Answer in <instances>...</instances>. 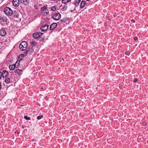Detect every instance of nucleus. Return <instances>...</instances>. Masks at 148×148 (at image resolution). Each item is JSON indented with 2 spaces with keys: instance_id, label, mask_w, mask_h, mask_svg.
Here are the masks:
<instances>
[{
  "instance_id": "nucleus-1",
  "label": "nucleus",
  "mask_w": 148,
  "mask_h": 148,
  "mask_svg": "<svg viewBox=\"0 0 148 148\" xmlns=\"http://www.w3.org/2000/svg\"><path fill=\"white\" fill-rule=\"evenodd\" d=\"M27 46V42L25 41H23L20 43L19 47L21 50L25 51L26 49Z\"/></svg>"
},
{
  "instance_id": "nucleus-2",
  "label": "nucleus",
  "mask_w": 148,
  "mask_h": 148,
  "mask_svg": "<svg viewBox=\"0 0 148 148\" xmlns=\"http://www.w3.org/2000/svg\"><path fill=\"white\" fill-rule=\"evenodd\" d=\"M4 12L7 16H11L13 13L12 10L8 7H6L5 8L4 10Z\"/></svg>"
},
{
  "instance_id": "nucleus-3",
  "label": "nucleus",
  "mask_w": 148,
  "mask_h": 148,
  "mask_svg": "<svg viewBox=\"0 0 148 148\" xmlns=\"http://www.w3.org/2000/svg\"><path fill=\"white\" fill-rule=\"evenodd\" d=\"M43 33L40 32H36L33 34V37L35 39H38L41 38Z\"/></svg>"
},
{
  "instance_id": "nucleus-4",
  "label": "nucleus",
  "mask_w": 148,
  "mask_h": 148,
  "mask_svg": "<svg viewBox=\"0 0 148 148\" xmlns=\"http://www.w3.org/2000/svg\"><path fill=\"white\" fill-rule=\"evenodd\" d=\"M61 17V14L59 13L55 14L53 16H52V18L54 20L58 21L60 19Z\"/></svg>"
},
{
  "instance_id": "nucleus-5",
  "label": "nucleus",
  "mask_w": 148,
  "mask_h": 148,
  "mask_svg": "<svg viewBox=\"0 0 148 148\" xmlns=\"http://www.w3.org/2000/svg\"><path fill=\"white\" fill-rule=\"evenodd\" d=\"M49 27V25L46 24L42 25L40 27V29L42 31H44L47 30Z\"/></svg>"
},
{
  "instance_id": "nucleus-6",
  "label": "nucleus",
  "mask_w": 148,
  "mask_h": 148,
  "mask_svg": "<svg viewBox=\"0 0 148 148\" xmlns=\"http://www.w3.org/2000/svg\"><path fill=\"white\" fill-rule=\"evenodd\" d=\"M0 21L3 22L9 23V20L5 17L0 16Z\"/></svg>"
},
{
  "instance_id": "nucleus-7",
  "label": "nucleus",
  "mask_w": 148,
  "mask_h": 148,
  "mask_svg": "<svg viewBox=\"0 0 148 148\" xmlns=\"http://www.w3.org/2000/svg\"><path fill=\"white\" fill-rule=\"evenodd\" d=\"M30 0H20L21 3L24 5H28Z\"/></svg>"
},
{
  "instance_id": "nucleus-8",
  "label": "nucleus",
  "mask_w": 148,
  "mask_h": 148,
  "mask_svg": "<svg viewBox=\"0 0 148 148\" xmlns=\"http://www.w3.org/2000/svg\"><path fill=\"white\" fill-rule=\"evenodd\" d=\"M13 5L15 7H17L19 3V0H13L12 1Z\"/></svg>"
},
{
  "instance_id": "nucleus-9",
  "label": "nucleus",
  "mask_w": 148,
  "mask_h": 148,
  "mask_svg": "<svg viewBox=\"0 0 148 148\" xmlns=\"http://www.w3.org/2000/svg\"><path fill=\"white\" fill-rule=\"evenodd\" d=\"M6 34V32L5 30L3 29H1L0 30V35L3 36L5 35Z\"/></svg>"
},
{
  "instance_id": "nucleus-10",
  "label": "nucleus",
  "mask_w": 148,
  "mask_h": 148,
  "mask_svg": "<svg viewBox=\"0 0 148 148\" xmlns=\"http://www.w3.org/2000/svg\"><path fill=\"white\" fill-rule=\"evenodd\" d=\"M57 26V23H52L51 24L50 27V29L51 30H53L54 29L56 28Z\"/></svg>"
},
{
  "instance_id": "nucleus-11",
  "label": "nucleus",
  "mask_w": 148,
  "mask_h": 148,
  "mask_svg": "<svg viewBox=\"0 0 148 148\" xmlns=\"http://www.w3.org/2000/svg\"><path fill=\"white\" fill-rule=\"evenodd\" d=\"M8 74L9 73L8 71H3L2 73V76L3 77H6L8 75Z\"/></svg>"
},
{
  "instance_id": "nucleus-12",
  "label": "nucleus",
  "mask_w": 148,
  "mask_h": 148,
  "mask_svg": "<svg viewBox=\"0 0 148 148\" xmlns=\"http://www.w3.org/2000/svg\"><path fill=\"white\" fill-rule=\"evenodd\" d=\"M33 51V49L32 47H30L28 49V50H27L25 52V53H26V54L27 53H32V52Z\"/></svg>"
},
{
  "instance_id": "nucleus-13",
  "label": "nucleus",
  "mask_w": 148,
  "mask_h": 148,
  "mask_svg": "<svg viewBox=\"0 0 148 148\" xmlns=\"http://www.w3.org/2000/svg\"><path fill=\"white\" fill-rule=\"evenodd\" d=\"M14 72L15 73H17L18 75H21L23 73L22 70L18 69H15L14 71Z\"/></svg>"
},
{
  "instance_id": "nucleus-14",
  "label": "nucleus",
  "mask_w": 148,
  "mask_h": 148,
  "mask_svg": "<svg viewBox=\"0 0 148 148\" xmlns=\"http://www.w3.org/2000/svg\"><path fill=\"white\" fill-rule=\"evenodd\" d=\"M26 55V53H25L24 54H21L18 56V58L20 60H21L23 58L24 56H25Z\"/></svg>"
},
{
  "instance_id": "nucleus-15",
  "label": "nucleus",
  "mask_w": 148,
  "mask_h": 148,
  "mask_svg": "<svg viewBox=\"0 0 148 148\" xmlns=\"http://www.w3.org/2000/svg\"><path fill=\"white\" fill-rule=\"evenodd\" d=\"M17 62V61L16 63L15 64H14L13 65H10L9 67V68L10 70H13L14 69L15 67V66L16 65V64Z\"/></svg>"
},
{
  "instance_id": "nucleus-16",
  "label": "nucleus",
  "mask_w": 148,
  "mask_h": 148,
  "mask_svg": "<svg viewBox=\"0 0 148 148\" xmlns=\"http://www.w3.org/2000/svg\"><path fill=\"white\" fill-rule=\"evenodd\" d=\"M85 5V1H82L81 3L80 7L81 8H82L84 7Z\"/></svg>"
},
{
  "instance_id": "nucleus-17",
  "label": "nucleus",
  "mask_w": 148,
  "mask_h": 148,
  "mask_svg": "<svg viewBox=\"0 0 148 148\" xmlns=\"http://www.w3.org/2000/svg\"><path fill=\"white\" fill-rule=\"evenodd\" d=\"M18 15V12L16 11H14V12L13 15L14 17L17 18Z\"/></svg>"
},
{
  "instance_id": "nucleus-18",
  "label": "nucleus",
  "mask_w": 148,
  "mask_h": 148,
  "mask_svg": "<svg viewBox=\"0 0 148 148\" xmlns=\"http://www.w3.org/2000/svg\"><path fill=\"white\" fill-rule=\"evenodd\" d=\"M79 2H77V1H76V2L75 3V4H74V5H75V7H74V8L73 9V10H71V12H73V10H75V6H77L78 5H79Z\"/></svg>"
},
{
  "instance_id": "nucleus-19",
  "label": "nucleus",
  "mask_w": 148,
  "mask_h": 148,
  "mask_svg": "<svg viewBox=\"0 0 148 148\" xmlns=\"http://www.w3.org/2000/svg\"><path fill=\"white\" fill-rule=\"evenodd\" d=\"M40 10L41 11H44V12L48 11V10L47 9L46 7L45 6H44L42 7L41 8Z\"/></svg>"
},
{
  "instance_id": "nucleus-20",
  "label": "nucleus",
  "mask_w": 148,
  "mask_h": 148,
  "mask_svg": "<svg viewBox=\"0 0 148 148\" xmlns=\"http://www.w3.org/2000/svg\"><path fill=\"white\" fill-rule=\"evenodd\" d=\"M32 47L33 48L34 47H36L37 46V44L35 42H32Z\"/></svg>"
},
{
  "instance_id": "nucleus-21",
  "label": "nucleus",
  "mask_w": 148,
  "mask_h": 148,
  "mask_svg": "<svg viewBox=\"0 0 148 148\" xmlns=\"http://www.w3.org/2000/svg\"><path fill=\"white\" fill-rule=\"evenodd\" d=\"M5 82L7 84H8L10 82V79L8 78H6L5 80Z\"/></svg>"
},
{
  "instance_id": "nucleus-22",
  "label": "nucleus",
  "mask_w": 148,
  "mask_h": 148,
  "mask_svg": "<svg viewBox=\"0 0 148 148\" xmlns=\"http://www.w3.org/2000/svg\"><path fill=\"white\" fill-rule=\"evenodd\" d=\"M71 0H62V3L65 4L66 3L69 2Z\"/></svg>"
},
{
  "instance_id": "nucleus-23",
  "label": "nucleus",
  "mask_w": 148,
  "mask_h": 148,
  "mask_svg": "<svg viewBox=\"0 0 148 148\" xmlns=\"http://www.w3.org/2000/svg\"><path fill=\"white\" fill-rule=\"evenodd\" d=\"M42 14H43V15L46 16L48 15L49 14V12L48 11H46L45 12L44 11L42 12Z\"/></svg>"
},
{
  "instance_id": "nucleus-24",
  "label": "nucleus",
  "mask_w": 148,
  "mask_h": 148,
  "mask_svg": "<svg viewBox=\"0 0 148 148\" xmlns=\"http://www.w3.org/2000/svg\"><path fill=\"white\" fill-rule=\"evenodd\" d=\"M43 116L41 115L40 116H38L37 117V119L38 120H40L43 117Z\"/></svg>"
},
{
  "instance_id": "nucleus-25",
  "label": "nucleus",
  "mask_w": 148,
  "mask_h": 148,
  "mask_svg": "<svg viewBox=\"0 0 148 148\" xmlns=\"http://www.w3.org/2000/svg\"><path fill=\"white\" fill-rule=\"evenodd\" d=\"M56 7L55 6H53L51 8V10L54 11L55 10H56Z\"/></svg>"
},
{
  "instance_id": "nucleus-26",
  "label": "nucleus",
  "mask_w": 148,
  "mask_h": 148,
  "mask_svg": "<svg viewBox=\"0 0 148 148\" xmlns=\"http://www.w3.org/2000/svg\"><path fill=\"white\" fill-rule=\"evenodd\" d=\"M24 118L25 119L27 120H29L30 119V118L29 117L27 116H25L24 117Z\"/></svg>"
},
{
  "instance_id": "nucleus-27",
  "label": "nucleus",
  "mask_w": 148,
  "mask_h": 148,
  "mask_svg": "<svg viewBox=\"0 0 148 148\" xmlns=\"http://www.w3.org/2000/svg\"><path fill=\"white\" fill-rule=\"evenodd\" d=\"M130 54V52L129 51H127L125 53V54L127 55H129Z\"/></svg>"
},
{
  "instance_id": "nucleus-28",
  "label": "nucleus",
  "mask_w": 148,
  "mask_h": 148,
  "mask_svg": "<svg viewBox=\"0 0 148 148\" xmlns=\"http://www.w3.org/2000/svg\"><path fill=\"white\" fill-rule=\"evenodd\" d=\"M138 79L135 78V79H134L133 80V82L134 83H136L138 81Z\"/></svg>"
},
{
  "instance_id": "nucleus-29",
  "label": "nucleus",
  "mask_w": 148,
  "mask_h": 148,
  "mask_svg": "<svg viewBox=\"0 0 148 148\" xmlns=\"http://www.w3.org/2000/svg\"><path fill=\"white\" fill-rule=\"evenodd\" d=\"M137 39H138V38L137 37H134V40H137Z\"/></svg>"
},
{
  "instance_id": "nucleus-30",
  "label": "nucleus",
  "mask_w": 148,
  "mask_h": 148,
  "mask_svg": "<svg viewBox=\"0 0 148 148\" xmlns=\"http://www.w3.org/2000/svg\"><path fill=\"white\" fill-rule=\"evenodd\" d=\"M2 73L0 71V79H1V77L2 76Z\"/></svg>"
},
{
  "instance_id": "nucleus-31",
  "label": "nucleus",
  "mask_w": 148,
  "mask_h": 148,
  "mask_svg": "<svg viewBox=\"0 0 148 148\" xmlns=\"http://www.w3.org/2000/svg\"><path fill=\"white\" fill-rule=\"evenodd\" d=\"M131 22L133 23H134L135 22V21L134 19H132L131 20Z\"/></svg>"
},
{
  "instance_id": "nucleus-32",
  "label": "nucleus",
  "mask_w": 148,
  "mask_h": 148,
  "mask_svg": "<svg viewBox=\"0 0 148 148\" xmlns=\"http://www.w3.org/2000/svg\"><path fill=\"white\" fill-rule=\"evenodd\" d=\"M81 0H76V1L80 2Z\"/></svg>"
},
{
  "instance_id": "nucleus-33",
  "label": "nucleus",
  "mask_w": 148,
  "mask_h": 148,
  "mask_svg": "<svg viewBox=\"0 0 148 148\" xmlns=\"http://www.w3.org/2000/svg\"><path fill=\"white\" fill-rule=\"evenodd\" d=\"M67 8L66 7H64V8H63L64 9H65V10H66Z\"/></svg>"
},
{
  "instance_id": "nucleus-34",
  "label": "nucleus",
  "mask_w": 148,
  "mask_h": 148,
  "mask_svg": "<svg viewBox=\"0 0 148 148\" xmlns=\"http://www.w3.org/2000/svg\"><path fill=\"white\" fill-rule=\"evenodd\" d=\"M1 84H0V90H1Z\"/></svg>"
},
{
  "instance_id": "nucleus-35",
  "label": "nucleus",
  "mask_w": 148,
  "mask_h": 148,
  "mask_svg": "<svg viewBox=\"0 0 148 148\" xmlns=\"http://www.w3.org/2000/svg\"><path fill=\"white\" fill-rule=\"evenodd\" d=\"M143 124L144 125H146V123H143Z\"/></svg>"
},
{
  "instance_id": "nucleus-36",
  "label": "nucleus",
  "mask_w": 148,
  "mask_h": 148,
  "mask_svg": "<svg viewBox=\"0 0 148 148\" xmlns=\"http://www.w3.org/2000/svg\"><path fill=\"white\" fill-rule=\"evenodd\" d=\"M87 1H88L89 0H86Z\"/></svg>"
}]
</instances>
